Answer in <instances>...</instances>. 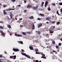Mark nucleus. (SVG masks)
Here are the masks:
<instances>
[{"label":"nucleus","instance_id":"1","mask_svg":"<svg viewBox=\"0 0 62 62\" xmlns=\"http://www.w3.org/2000/svg\"><path fill=\"white\" fill-rule=\"evenodd\" d=\"M10 58H12L13 59H15L16 58V56L15 55V56H10Z\"/></svg>","mask_w":62,"mask_h":62},{"label":"nucleus","instance_id":"2","mask_svg":"<svg viewBox=\"0 0 62 62\" xmlns=\"http://www.w3.org/2000/svg\"><path fill=\"white\" fill-rule=\"evenodd\" d=\"M13 50L15 52H19V50L17 48H13Z\"/></svg>","mask_w":62,"mask_h":62},{"label":"nucleus","instance_id":"3","mask_svg":"<svg viewBox=\"0 0 62 62\" xmlns=\"http://www.w3.org/2000/svg\"><path fill=\"white\" fill-rule=\"evenodd\" d=\"M15 9H10L9 8L8 9H6V11H9V10H15Z\"/></svg>","mask_w":62,"mask_h":62},{"label":"nucleus","instance_id":"4","mask_svg":"<svg viewBox=\"0 0 62 62\" xmlns=\"http://www.w3.org/2000/svg\"><path fill=\"white\" fill-rule=\"evenodd\" d=\"M38 8V7L37 6H36V7H32V9H34L36 10Z\"/></svg>","mask_w":62,"mask_h":62},{"label":"nucleus","instance_id":"5","mask_svg":"<svg viewBox=\"0 0 62 62\" xmlns=\"http://www.w3.org/2000/svg\"><path fill=\"white\" fill-rule=\"evenodd\" d=\"M52 29H49V32L50 33V34H52V33H54V31H52Z\"/></svg>","mask_w":62,"mask_h":62},{"label":"nucleus","instance_id":"6","mask_svg":"<svg viewBox=\"0 0 62 62\" xmlns=\"http://www.w3.org/2000/svg\"><path fill=\"white\" fill-rule=\"evenodd\" d=\"M15 36H17V37H22L23 36L21 35L18 34H15Z\"/></svg>","mask_w":62,"mask_h":62},{"label":"nucleus","instance_id":"7","mask_svg":"<svg viewBox=\"0 0 62 62\" xmlns=\"http://www.w3.org/2000/svg\"><path fill=\"white\" fill-rule=\"evenodd\" d=\"M3 14L4 15H6V14H7V13L6 12V11L5 10H3Z\"/></svg>","mask_w":62,"mask_h":62},{"label":"nucleus","instance_id":"8","mask_svg":"<svg viewBox=\"0 0 62 62\" xmlns=\"http://www.w3.org/2000/svg\"><path fill=\"white\" fill-rule=\"evenodd\" d=\"M48 2L47 1H46L45 2V7H46L47 6V5L48 4Z\"/></svg>","mask_w":62,"mask_h":62},{"label":"nucleus","instance_id":"9","mask_svg":"<svg viewBox=\"0 0 62 62\" xmlns=\"http://www.w3.org/2000/svg\"><path fill=\"white\" fill-rule=\"evenodd\" d=\"M32 6L30 5H28L27 6V8H32Z\"/></svg>","mask_w":62,"mask_h":62},{"label":"nucleus","instance_id":"10","mask_svg":"<svg viewBox=\"0 0 62 62\" xmlns=\"http://www.w3.org/2000/svg\"><path fill=\"white\" fill-rule=\"evenodd\" d=\"M42 24V23H40L39 24L38 26V28H40V27H41V26Z\"/></svg>","mask_w":62,"mask_h":62},{"label":"nucleus","instance_id":"11","mask_svg":"<svg viewBox=\"0 0 62 62\" xmlns=\"http://www.w3.org/2000/svg\"><path fill=\"white\" fill-rule=\"evenodd\" d=\"M39 15H40V16H41V17H44V14H39Z\"/></svg>","mask_w":62,"mask_h":62},{"label":"nucleus","instance_id":"12","mask_svg":"<svg viewBox=\"0 0 62 62\" xmlns=\"http://www.w3.org/2000/svg\"><path fill=\"white\" fill-rule=\"evenodd\" d=\"M55 28V26H52V30H54V29Z\"/></svg>","mask_w":62,"mask_h":62},{"label":"nucleus","instance_id":"13","mask_svg":"<svg viewBox=\"0 0 62 62\" xmlns=\"http://www.w3.org/2000/svg\"><path fill=\"white\" fill-rule=\"evenodd\" d=\"M19 43L20 44H23V42L22 41H18Z\"/></svg>","mask_w":62,"mask_h":62},{"label":"nucleus","instance_id":"14","mask_svg":"<svg viewBox=\"0 0 62 62\" xmlns=\"http://www.w3.org/2000/svg\"><path fill=\"white\" fill-rule=\"evenodd\" d=\"M9 15H10V16H13V14H12V13H11V12H10Z\"/></svg>","mask_w":62,"mask_h":62},{"label":"nucleus","instance_id":"15","mask_svg":"<svg viewBox=\"0 0 62 62\" xmlns=\"http://www.w3.org/2000/svg\"><path fill=\"white\" fill-rule=\"evenodd\" d=\"M26 57H28V58H30V59H31L30 57L28 55H27V54L26 55Z\"/></svg>","mask_w":62,"mask_h":62},{"label":"nucleus","instance_id":"16","mask_svg":"<svg viewBox=\"0 0 62 62\" xmlns=\"http://www.w3.org/2000/svg\"><path fill=\"white\" fill-rule=\"evenodd\" d=\"M35 29V25H32V29H33V30H34V29Z\"/></svg>","mask_w":62,"mask_h":62},{"label":"nucleus","instance_id":"17","mask_svg":"<svg viewBox=\"0 0 62 62\" xmlns=\"http://www.w3.org/2000/svg\"><path fill=\"white\" fill-rule=\"evenodd\" d=\"M22 54V55H24L25 56H26V54L25 53H22L21 54Z\"/></svg>","mask_w":62,"mask_h":62},{"label":"nucleus","instance_id":"18","mask_svg":"<svg viewBox=\"0 0 62 62\" xmlns=\"http://www.w3.org/2000/svg\"><path fill=\"white\" fill-rule=\"evenodd\" d=\"M29 48H30V50H33V48L31 46H30Z\"/></svg>","mask_w":62,"mask_h":62},{"label":"nucleus","instance_id":"19","mask_svg":"<svg viewBox=\"0 0 62 62\" xmlns=\"http://www.w3.org/2000/svg\"><path fill=\"white\" fill-rule=\"evenodd\" d=\"M29 18L30 19H34V17L33 16L30 17Z\"/></svg>","mask_w":62,"mask_h":62},{"label":"nucleus","instance_id":"20","mask_svg":"<svg viewBox=\"0 0 62 62\" xmlns=\"http://www.w3.org/2000/svg\"><path fill=\"white\" fill-rule=\"evenodd\" d=\"M37 34H39V35H40V32L39 31H37V32L36 33Z\"/></svg>","mask_w":62,"mask_h":62},{"label":"nucleus","instance_id":"21","mask_svg":"<svg viewBox=\"0 0 62 62\" xmlns=\"http://www.w3.org/2000/svg\"><path fill=\"white\" fill-rule=\"evenodd\" d=\"M22 34H23V35H24V36L25 35H26V33L25 32H22Z\"/></svg>","mask_w":62,"mask_h":62},{"label":"nucleus","instance_id":"22","mask_svg":"<svg viewBox=\"0 0 62 62\" xmlns=\"http://www.w3.org/2000/svg\"><path fill=\"white\" fill-rule=\"evenodd\" d=\"M7 27H8V28H11V26L9 25H7Z\"/></svg>","mask_w":62,"mask_h":62},{"label":"nucleus","instance_id":"23","mask_svg":"<svg viewBox=\"0 0 62 62\" xmlns=\"http://www.w3.org/2000/svg\"><path fill=\"white\" fill-rule=\"evenodd\" d=\"M41 58H44V59H46V56H42L41 57Z\"/></svg>","mask_w":62,"mask_h":62},{"label":"nucleus","instance_id":"24","mask_svg":"<svg viewBox=\"0 0 62 62\" xmlns=\"http://www.w3.org/2000/svg\"><path fill=\"white\" fill-rule=\"evenodd\" d=\"M48 8H47L48 10H49V11H50V10H51V8H50V7H49Z\"/></svg>","mask_w":62,"mask_h":62},{"label":"nucleus","instance_id":"25","mask_svg":"<svg viewBox=\"0 0 62 62\" xmlns=\"http://www.w3.org/2000/svg\"><path fill=\"white\" fill-rule=\"evenodd\" d=\"M55 47L57 49H58V48L59 47V46H56Z\"/></svg>","mask_w":62,"mask_h":62},{"label":"nucleus","instance_id":"26","mask_svg":"<svg viewBox=\"0 0 62 62\" xmlns=\"http://www.w3.org/2000/svg\"><path fill=\"white\" fill-rule=\"evenodd\" d=\"M60 24V22H57L56 23V24L57 25V24Z\"/></svg>","mask_w":62,"mask_h":62},{"label":"nucleus","instance_id":"27","mask_svg":"<svg viewBox=\"0 0 62 62\" xmlns=\"http://www.w3.org/2000/svg\"><path fill=\"white\" fill-rule=\"evenodd\" d=\"M44 4V2H42L41 4L42 7L43 6V4Z\"/></svg>","mask_w":62,"mask_h":62},{"label":"nucleus","instance_id":"28","mask_svg":"<svg viewBox=\"0 0 62 62\" xmlns=\"http://www.w3.org/2000/svg\"><path fill=\"white\" fill-rule=\"evenodd\" d=\"M56 14H58L59 16V12H58V11H57Z\"/></svg>","mask_w":62,"mask_h":62},{"label":"nucleus","instance_id":"29","mask_svg":"<svg viewBox=\"0 0 62 62\" xmlns=\"http://www.w3.org/2000/svg\"><path fill=\"white\" fill-rule=\"evenodd\" d=\"M0 29H3L4 28H3V27L0 26Z\"/></svg>","mask_w":62,"mask_h":62},{"label":"nucleus","instance_id":"30","mask_svg":"<svg viewBox=\"0 0 62 62\" xmlns=\"http://www.w3.org/2000/svg\"><path fill=\"white\" fill-rule=\"evenodd\" d=\"M46 20H48V21H49V18L48 17H46Z\"/></svg>","mask_w":62,"mask_h":62},{"label":"nucleus","instance_id":"31","mask_svg":"<svg viewBox=\"0 0 62 62\" xmlns=\"http://www.w3.org/2000/svg\"><path fill=\"white\" fill-rule=\"evenodd\" d=\"M11 18H9V17H7V20H11Z\"/></svg>","mask_w":62,"mask_h":62},{"label":"nucleus","instance_id":"32","mask_svg":"<svg viewBox=\"0 0 62 62\" xmlns=\"http://www.w3.org/2000/svg\"><path fill=\"white\" fill-rule=\"evenodd\" d=\"M27 33L28 34H31V33L30 31L27 32Z\"/></svg>","mask_w":62,"mask_h":62},{"label":"nucleus","instance_id":"33","mask_svg":"<svg viewBox=\"0 0 62 62\" xmlns=\"http://www.w3.org/2000/svg\"><path fill=\"white\" fill-rule=\"evenodd\" d=\"M39 51V50L38 49H35V52H38Z\"/></svg>","mask_w":62,"mask_h":62},{"label":"nucleus","instance_id":"34","mask_svg":"<svg viewBox=\"0 0 62 62\" xmlns=\"http://www.w3.org/2000/svg\"><path fill=\"white\" fill-rule=\"evenodd\" d=\"M2 56H3V55L2 54H1L0 55V57H4Z\"/></svg>","mask_w":62,"mask_h":62},{"label":"nucleus","instance_id":"35","mask_svg":"<svg viewBox=\"0 0 62 62\" xmlns=\"http://www.w3.org/2000/svg\"><path fill=\"white\" fill-rule=\"evenodd\" d=\"M3 6L4 8H6V7H7V5H3Z\"/></svg>","mask_w":62,"mask_h":62},{"label":"nucleus","instance_id":"36","mask_svg":"<svg viewBox=\"0 0 62 62\" xmlns=\"http://www.w3.org/2000/svg\"><path fill=\"white\" fill-rule=\"evenodd\" d=\"M52 43H53V44H54L55 43V42L54 41H52Z\"/></svg>","mask_w":62,"mask_h":62},{"label":"nucleus","instance_id":"37","mask_svg":"<svg viewBox=\"0 0 62 62\" xmlns=\"http://www.w3.org/2000/svg\"><path fill=\"white\" fill-rule=\"evenodd\" d=\"M11 1L12 2H14L16 1V0H11Z\"/></svg>","mask_w":62,"mask_h":62},{"label":"nucleus","instance_id":"38","mask_svg":"<svg viewBox=\"0 0 62 62\" xmlns=\"http://www.w3.org/2000/svg\"><path fill=\"white\" fill-rule=\"evenodd\" d=\"M55 21H52L51 22V23H55Z\"/></svg>","mask_w":62,"mask_h":62},{"label":"nucleus","instance_id":"39","mask_svg":"<svg viewBox=\"0 0 62 62\" xmlns=\"http://www.w3.org/2000/svg\"><path fill=\"white\" fill-rule=\"evenodd\" d=\"M58 45L59 46H61V43H59Z\"/></svg>","mask_w":62,"mask_h":62},{"label":"nucleus","instance_id":"40","mask_svg":"<svg viewBox=\"0 0 62 62\" xmlns=\"http://www.w3.org/2000/svg\"><path fill=\"white\" fill-rule=\"evenodd\" d=\"M48 33H47L46 34V37H48Z\"/></svg>","mask_w":62,"mask_h":62},{"label":"nucleus","instance_id":"41","mask_svg":"<svg viewBox=\"0 0 62 62\" xmlns=\"http://www.w3.org/2000/svg\"><path fill=\"white\" fill-rule=\"evenodd\" d=\"M24 2L25 3H26V0H24Z\"/></svg>","mask_w":62,"mask_h":62},{"label":"nucleus","instance_id":"42","mask_svg":"<svg viewBox=\"0 0 62 62\" xmlns=\"http://www.w3.org/2000/svg\"><path fill=\"white\" fill-rule=\"evenodd\" d=\"M24 24H26L27 23V22H24Z\"/></svg>","mask_w":62,"mask_h":62},{"label":"nucleus","instance_id":"43","mask_svg":"<svg viewBox=\"0 0 62 62\" xmlns=\"http://www.w3.org/2000/svg\"><path fill=\"white\" fill-rule=\"evenodd\" d=\"M59 5H62V2L61 3H59Z\"/></svg>","mask_w":62,"mask_h":62},{"label":"nucleus","instance_id":"44","mask_svg":"<svg viewBox=\"0 0 62 62\" xmlns=\"http://www.w3.org/2000/svg\"><path fill=\"white\" fill-rule=\"evenodd\" d=\"M36 54H39V53L38 52H36Z\"/></svg>","mask_w":62,"mask_h":62},{"label":"nucleus","instance_id":"45","mask_svg":"<svg viewBox=\"0 0 62 62\" xmlns=\"http://www.w3.org/2000/svg\"><path fill=\"white\" fill-rule=\"evenodd\" d=\"M37 19L38 20H41V18H37Z\"/></svg>","mask_w":62,"mask_h":62},{"label":"nucleus","instance_id":"46","mask_svg":"<svg viewBox=\"0 0 62 62\" xmlns=\"http://www.w3.org/2000/svg\"><path fill=\"white\" fill-rule=\"evenodd\" d=\"M17 7H21V5H18L17 6Z\"/></svg>","mask_w":62,"mask_h":62},{"label":"nucleus","instance_id":"47","mask_svg":"<svg viewBox=\"0 0 62 62\" xmlns=\"http://www.w3.org/2000/svg\"><path fill=\"white\" fill-rule=\"evenodd\" d=\"M21 50L22 51V52H23V53L24 52V51L22 49H21Z\"/></svg>","mask_w":62,"mask_h":62},{"label":"nucleus","instance_id":"48","mask_svg":"<svg viewBox=\"0 0 62 62\" xmlns=\"http://www.w3.org/2000/svg\"><path fill=\"white\" fill-rule=\"evenodd\" d=\"M24 12H27V11L26 10H24V11H23Z\"/></svg>","mask_w":62,"mask_h":62},{"label":"nucleus","instance_id":"49","mask_svg":"<svg viewBox=\"0 0 62 62\" xmlns=\"http://www.w3.org/2000/svg\"><path fill=\"white\" fill-rule=\"evenodd\" d=\"M35 62H39V61L38 60H36L35 61Z\"/></svg>","mask_w":62,"mask_h":62},{"label":"nucleus","instance_id":"50","mask_svg":"<svg viewBox=\"0 0 62 62\" xmlns=\"http://www.w3.org/2000/svg\"><path fill=\"white\" fill-rule=\"evenodd\" d=\"M56 51H55V50H54L53 51V53H56Z\"/></svg>","mask_w":62,"mask_h":62},{"label":"nucleus","instance_id":"51","mask_svg":"<svg viewBox=\"0 0 62 62\" xmlns=\"http://www.w3.org/2000/svg\"><path fill=\"white\" fill-rule=\"evenodd\" d=\"M0 33H1V34H2V31L1 30H0Z\"/></svg>","mask_w":62,"mask_h":62},{"label":"nucleus","instance_id":"52","mask_svg":"<svg viewBox=\"0 0 62 62\" xmlns=\"http://www.w3.org/2000/svg\"><path fill=\"white\" fill-rule=\"evenodd\" d=\"M60 12H62V8H61V9Z\"/></svg>","mask_w":62,"mask_h":62},{"label":"nucleus","instance_id":"53","mask_svg":"<svg viewBox=\"0 0 62 62\" xmlns=\"http://www.w3.org/2000/svg\"><path fill=\"white\" fill-rule=\"evenodd\" d=\"M52 5H53V6H55V4H52Z\"/></svg>","mask_w":62,"mask_h":62},{"label":"nucleus","instance_id":"54","mask_svg":"<svg viewBox=\"0 0 62 62\" xmlns=\"http://www.w3.org/2000/svg\"><path fill=\"white\" fill-rule=\"evenodd\" d=\"M31 59H34V58L33 57H31Z\"/></svg>","mask_w":62,"mask_h":62},{"label":"nucleus","instance_id":"55","mask_svg":"<svg viewBox=\"0 0 62 62\" xmlns=\"http://www.w3.org/2000/svg\"><path fill=\"white\" fill-rule=\"evenodd\" d=\"M20 27H23V25H20Z\"/></svg>","mask_w":62,"mask_h":62},{"label":"nucleus","instance_id":"56","mask_svg":"<svg viewBox=\"0 0 62 62\" xmlns=\"http://www.w3.org/2000/svg\"><path fill=\"white\" fill-rule=\"evenodd\" d=\"M60 40H61V41H62V38L61 39H60Z\"/></svg>","mask_w":62,"mask_h":62},{"label":"nucleus","instance_id":"57","mask_svg":"<svg viewBox=\"0 0 62 62\" xmlns=\"http://www.w3.org/2000/svg\"><path fill=\"white\" fill-rule=\"evenodd\" d=\"M46 23H47V24H49V22H47Z\"/></svg>","mask_w":62,"mask_h":62},{"label":"nucleus","instance_id":"58","mask_svg":"<svg viewBox=\"0 0 62 62\" xmlns=\"http://www.w3.org/2000/svg\"><path fill=\"white\" fill-rule=\"evenodd\" d=\"M32 25H34V23H32L31 24Z\"/></svg>","mask_w":62,"mask_h":62},{"label":"nucleus","instance_id":"59","mask_svg":"<svg viewBox=\"0 0 62 62\" xmlns=\"http://www.w3.org/2000/svg\"><path fill=\"white\" fill-rule=\"evenodd\" d=\"M22 20V18H20L19 19L20 20Z\"/></svg>","mask_w":62,"mask_h":62},{"label":"nucleus","instance_id":"60","mask_svg":"<svg viewBox=\"0 0 62 62\" xmlns=\"http://www.w3.org/2000/svg\"><path fill=\"white\" fill-rule=\"evenodd\" d=\"M49 47H50V48H52V46H49Z\"/></svg>","mask_w":62,"mask_h":62},{"label":"nucleus","instance_id":"61","mask_svg":"<svg viewBox=\"0 0 62 62\" xmlns=\"http://www.w3.org/2000/svg\"><path fill=\"white\" fill-rule=\"evenodd\" d=\"M5 54H7V52H6V51H5Z\"/></svg>","mask_w":62,"mask_h":62},{"label":"nucleus","instance_id":"62","mask_svg":"<svg viewBox=\"0 0 62 62\" xmlns=\"http://www.w3.org/2000/svg\"><path fill=\"white\" fill-rule=\"evenodd\" d=\"M45 55L44 54H43V55L42 56H45Z\"/></svg>","mask_w":62,"mask_h":62},{"label":"nucleus","instance_id":"63","mask_svg":"<svg viewBox=\"0 0 62 62\" xmlns=\"http://www.w3.org/2000/svg\"><path fill=\"white\" fill-rule=\"evenodd\" d=\"M52 17L53 18H54V16H52Z\"/></svg>","mask_w":62,"mask_h":62},{"label":"nucleus","instance_id":"64","mask_svg":"<svg viewBox=\"0 0 62 62\" xmlns=\"http://www.w3.org/2000/svg\"><path fill=\"white\" fill-rule=\"evenodd\" d=\"M52 52H50V54H52Z\"/></svg>","mask_w":62,"mask_h":62}]
</instances>
